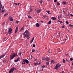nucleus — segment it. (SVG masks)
I'll return each instance as SVG.
<instances>
[{
	"label": "nucleus",
	"mask_w": 73,
	"mask_h": 73,
	"mask_svg": "<svg viewBox=\"0 0 73 73\" xmlns=\"http://www.w3.org/2000/svg\"><path fill=\"white\" fill-rule=\"evenodd\" d=\"M22 54V52H20V53H19V55H21Z\"/></svg>",
	"instance_id": "obj_32"
},
{
	"label": "nucleus",
	"mask_w": 73,
	"mask_h": 73,
	"mask_svg": "<svg viewBox=\"0 0 73 73\" xmlns=\"http://www.w3.org/2000/svg\"><path fill=\"white\" fill-rule=\"evenodd\" d=\"M42 60H45L46 59L45 56H43V57L42 58Z\"/></svg>",
	"instance_id": "obj_18"
},
{
	"label": "nucleus",
	"mask_w": 73,
	"mask_h": 73,
	"mask_svg": "<svg viewBox=\"0 0 73 73\" xmlns=\"http://www.w3.org/2000/svg\"><path fill=\"white\" fill-rule=\"evenodd\" d=\"M51 19H52L53 20H56V17H52L51 18Z\"/></svg>",
	"instance_id": "obj_15"
},
{
	"label": "nucleus",
	"mask_w": 73,
	"mask_h": 73,
	"mask_svg": "<svg viewBox=\"0 0 73 73\" xmlns=\"http://www.w3.org/2000/svg\"><path fill=\"white\" fill-rule=\"evenodd\" d=\"M47 16H46V15H44L43 17L44 18H46Z\"/></svg>",
	"instance_id": "obj_29"
},
{
	"label": "nucleus",
	"mask_w": 73,
	"mask_h": 73,
	"mask_svg": "<svg viewBox=\"0 0 73 73\" xmlns=\"http://www.w3.org/2000/svg\"><path fill=\"white\" fill-rule=\"evenodd\" d=\"M62 3L64 4H66V1H63Z\"/></svg>",
	"instance_id": "obj_23"
},
{
	"label": "nucleus",
	"mask_w": 73,
	"mask_h": 73,
	"mask_svg": "<svg viewBox=\"0 0 73 73\" xmlns=\"http://www.w3.org/2000/svg\"><path fill=\"white\" fill-rule=\"evenodd\" d=\"M46 64H47V65H48L49 64V63L48 62H46Z\"/></svg>",
	"instance_id": "obj_26"
},
{
	"label": "nucleus",
	"mask_w": 73,
	"mask_h": 73,
	"mask_svg": "<svg viewBox=\"0 0 73 73\" xmlns=\"http://www.w3.org/2000/svg\"><path fill=\"white\" fill-rule=\"evenodd\" d=\"M41 64V62H38V64Z\"/></svg>",
	"instance_id": "obj_57"
},
{
	"label": "nucleus",
	"mask_w": 73,
	"mask_h": 73,
	"mask_svg": "<svg viewBox=\"0 0 73 73\" xmlns=\"http://www.w3.org/2000/svg\"><path fill=\"white\" fill-rule=\"evenodd\" d=\"M70 16H73V15L72 14V13H70Z\"/></svg>",
	"instance_id": "obj_42"
},
{
	"label": "nucleus",
	"mask_w": 73,
	"mask_h": 73,
	"mask_svg": "<svg viewBox=\"0 0 73 73\" xmlns=\"http://www.w3.org/2000/svg\"><path fill=\"white\" fill-rule=\"evenodd\" d=\"M54 62V60H51V61H50L51 64L53 63Z\"/></svg>",
	"instance_id": "obj_25"
},
{
	"label": "nucleus",
	"mask_w": 73,
	"mask_h": 73,
	"mask_svg": "<svg viewBox=\"0 0 73 73\" xmlns=\"http://www.w3.org/2000/svg\"><path fill=\"white\" fill-rule=\"evenodd\" d=\"M5 9H3L2 10V12H5Z\"/></svg>",
	"instance_id": "obj_38"
},
{
	"label": "nucleus",
	"mask_w": 73,
	"mask_h": 73,
	"mask_svg": "<svg viewBox=\"0 0 73 73\" xmlns=\"http://www.w3.org/2000/svg\"><path fill=\"white\" fill-rule=\"evenodd\" d=\"M36 27H39V26H40V24H39V23H37L36 25Z\"/></svg>",
	"instance_id": "obj_11"
},
{
	"label": "nucleus",
	"mask_w": 73,
	"mask_h": 73,
	"mask_svg": "<svg viewBox=\"0 0 73 73\" xmlns=\"http://www.w3.org/2000/svg\"><path fill=\"white\" fill-rule=\"evenodd\" d=\"M62 29H64V26H62Z\"/></svg>",
	"instance_id": "obj_46"
},
{
	"label": "nucleus",
	"mask_w": 73,
	"mask_h": 73,
	"mask_svg": "<svg viewBox=\"0 0 73 73\" xmlns=\"http://www.w3.org/2000/svg\"><path fill=\"white\" fill-rule=\"evenodd\" d=\"M8 13H6L4 15V16H8Z\"/></svg>",
	"instance_id": "obj_17"
},
{
	"label": "nucleus",
	"mask_w": 73,
	"mask_h": 73,
	"mask_svg": "<svg viewBox=\"0 0 73 73\" xmlns=\"http://www.w3.org/2000/svg\"><path fill=\"white\" fill-rule=\"evenodd\" d=\"M48 52L49 53H51V52H50V51L49 50H48Z\"/></svg>",
	"instance_id": "obj_51"
},
{
	"label": "nucleus",
	"mask_w": 73,
	"mask_h": 73,
	"mask_svg": "<svg viewBox=\"0 0 73 73\" xmlns=\"http://www.w3.org/2000/svg\"><path fill=\"white\" fill-rule=\"evenodd\" d=\"M4 6H3V7H2V10H1L2 12L3 11V10L4 9Z\"/></svg>",
	"instance_id": "obj_34"
},
{
	"label": "nucleus",
	"mask_w": 73,
	"mask_h": 73,
	"mask_svg": "<svg viewBox=\"0 0 73 73\" xmlns=\"http://www.w3.org/2000/svg\"><path fill=\"white\" fill-rule=\"evenodd\" d=\"M38 64V62L35 63H34V64H35V65H37Z\"/></svg>",
	"instance_id": "obj_31"
},
{
	"label": "nucleus",
	"mask_w": 73,
	"mask_h": 73,
	"mask_svg": "<svg viewBox=\"0 0 73 73\" xmlns=\"http://www.w3.org/2000/svg\"><path fill=\"white\" fill-rule=\"evenodd\" d=\"M70 60L71 61H73V58H70Z\"/></svg>",
	"instance_id": "obj_37"
},
{
	"label": "nucleus",
	"mask_w": 73,
	"mask_h": 73,
	"mask_svg": "<svg viewBox=\"0 0 73 73\" xmlns=\"http://www.w3.org/2000/svg\"><path fill=\"white\" fill-rule=\"evenodd\" d=\"M37 60V59H34V61H36Z\"/></svg>",
	"instance_id": "obj_56"
},
{
	"label": "nucleus",
	"mask_w": 73,
	"mask_h": 73,
	"mask_svg": "<svg viewBox=\"0 0 73 73\" xmlns=\"http://www.w3.org/2000/svg\"><path fill=\"white\" fill-rule=\"evenodd\" d=\"M20 60V57L19 56L18 58H17V59H15V60H14V62H18Z\"/></svg>",
	"instance_id": "obj_8"
},
{
	"label": "nucleus",
	"mask_w": 73,
	"mask_h": 73,
	"mask_svg": "<svg viewBox=\"0 0 73 73\" xmlns=\"http://www.w3.org/2000/svg\"><path fill=\"white\" fill-rule=\"evenodd\" d=\"M21 64H24V62H22Z\"/></svg>",
	"instance_id": "obj_61"
},
{
	"label": "nucleus",
	"mask_w": 73,
	"mask_h": 73,
	"mask_svg": "<svg viewBox=\"0 0 73 73\" xmlns=\"http://www.w3.org/2000/svg\"><path fill=\"white\" fill-rule=\"evenodd\" d=\"M47 1H50L51 0H47Z\"/></svg>",
	"instance_id": "obj_58"
},
{
	"label": "nucleus",
	"mask_w": 73,
	"mask_h": 73,
	"mask_svg": "<svg viewBox=\"0 0 73 73\" xmlns=\"http://www.w3.org/2000/svg\"><path fill=\"white\" fill-rule=\"evenodd\" d=\"M63 63H65V59H63Z\"/></svg>",
	"instance_id": "obj_28"
},
{
	"label": "nucleus",
	"mask_w": 73,
	"mask_h": 73,
	"mask_svg": "<svg viewBox=\"0 0 73 73\" xmlns=\"http://www.w3.org/2000/svg\"><path fill=\"white\" fill-rule=\"evenodd\" d=\"M23 62H25V59H24V60H23Z\"/></svg>",
	"instance_id": "obj_48"
},
{
	"label": "nucleus",
	"mask_w": 73,
	"mask_h": 73,
	"mask_svg": "<svg viewBox=\"0 0 73 73\" xmlns=\"http://www.w3.org/2000/svg\"><path fill=\"white\" fill-rule=\"evenodd\" d=\"M24 27H22L21 28L20 31H22L23 30H24Z\"/></svg>",
	"instance_id": "obj_21"
},
{
	"label": "nucleus",
	"mask_w": 73,
	"mask_h": 73,
	"mask_svg": "<svg viewBox=\"0 0 73 73\" xmlns=\"http://www.w3.org/2000/svg\"><path fill=\"white\" fill-rule=\"evenodd\" d=\"M50 59V58H48V57H46V61H49Z\"/></svg>",
	"instance_id": "obj_14"
},
{
	"label": "nucleus",
	"mask_w": 73,
	"mask_h": 73,
	"mask_svg": "<svg viewBox=\"0 0 73 73\" xmlns=\"http://www.w3.org/2000/svg\"><path fill=\"white\" fill-rule=\"evenodd\" d=\"M57 4L58 5H60V3L59 2H57Z\"/></svg>",
	"instance_id": "obj_22"
},
{
	"label": "nucleus",
	"mask_w": 73,
	"mask_h": 73,
	"mask_svg": "<svg viewBox=\"0 0 73 73\" xmlns=\"http://www.w3.org/2000/svg\"><path fill=\"white\" fill-rule=\"evenodd\" d=\"M60 73H64V71H62Z\"/></svg>",
	"instance_id": "obj_43"
},
{
	"label": "nucleus",
	"mask_w": 73,
	"mask_h": 73,
	"mask_svg": "<svg viewBox=\"0 0 73 73\" xmlns=\"http://www.w3.org/2000/svg\"><path fill=\"white\" fill-rule=\"evenodd\" d=\"M46 12H47V13H48L49 14H51V13H50V11H47Z\"/></svg>",
	"instance_id": "obj_35"
},
{
	"label": "nucleus",
	"mask_w": 73,
	"mask_h": 73,
	"mask_svg": "<svg viewBox=\"0 0 73 73\" xmlns=\"http://www.w3.org/2000/svg\"><path fill=\"white\" fill-rule=\"evenodd\" d=\"M72 65H73V61H72Z\"/></svg>",
	"instance_id": "obj_63"
},
{
	"label": "nucleus",
	"mask_w": 73,
	"mask_h": 73,
	"mask_svg": "<svg viewBox=\"0 0 73 73\" xmlns=\"http://www.w3.org/2000/svg\"><path fill=\"white\" fill-rule=\"evenodd\" d=\"M30 11H29V13H30V12H32V11H33V9H30Z\"/></svg>",
	"instance_id": "obj_16"
},
{
	"label": "nucleus",
	"mask_w": 73,
	"mask_h": 73,
	"mask_svg": "<svg viewBox=\"0 0 73 73\" xmlns=\"http://www.w3.org/2000/svg\"><path fill=\"white\" fill-rule=\"evenodd\" d=\"M52 23L51 21H49L48 22V24H50Z\"/></svg>",
	"instance_id": "obj_20"
},
{
	"label": "nucleus",
	"mask_w": 73,
	"mask_h": 73,
	"mask_svg": "<svg viewBox=\"0 0 73 73\" xmlns=\"http://www.w3.org/2000/svg\"><path fill=\"white\" fill-rule=\"evenodd\" d=\"M23 64H25V62H23Z\"/></svg>",
	"instance_id": "obj_60"
},
{
	"label": "nucleus",
	"mask_w": 73,
	"mask_h": 73,
	"mask_svg": "<svg viewBox=\"0 0 73 73\" xmlns=\"http://www.w3.org/2000/svg\"><path fill=\"white\" fill-rule=\"evenodd\" d=\"M34 38H35V37H33V39H32V42H33V40H34Z\"/></svg>",
	"instance_id": "obj_39"
},
{
	"label": "nucleus",
	"mask_w": 73,
	"mask_h": 73,
	"mask_svg": "<svg viewBox=\"0 0 73 73\" xmlns=\"http://www.w3.org/2000/svg\"><path fill=\"white\" fill-rule=\"evenodd\" d=\"M36 45H35V44H33V47H35Z\"/></svg>",
	"instance_id": "obj_41"
},
{
	"label": "nucleus",
	"mask_w": 73,
	"mask_h": 73,
	"mask_svg": "<svg viewBox=\"0 0 73 73\" xmlns=\"http://www.w3.org/2000/svg\"><path fill=\"white\" fill-rule=\"evenodd\" d=\"M32 43V39L31 40V41L30 42V44H31Z\"/></svg>",
	"instance_id": "obj_36"
},
{
	"label": "nucleus",
	"mask_w": 73,
	"mask_h": 73,
	"mask_svg": "<svg viewBox=\"0 0 73 73\" xmlns=\"http://www.w3.org/2000/svg\"><path fill=\"white\" fill-rule=\"evenodd\" d=\"M69 26H70V27H73V25H72V24H69Z\"/></svg>",
	"instance_id": "obj_24"
},
{
	"label": "nucleus",
	"mask_w": 73,
	"mask_h": 73,
	"mask_svg": "<svg viewBox=\"0 0 73 73\" xmlns=\"http://www.w3.org/2000/svg\"><path fill=\"white\" fill-rule=\"evenodd\" d=\"M31 58H32V57H33V56H32V55H31Z\"/></svg>",
	"instance_id": "obj_59"
},
{
	"label": "nucleus",
	"mask_w": 73,
	"mask_h": 73,
	"mask_svg": "<svg viewBox=\"0 0 73 73\" xmlns=\"http://www.w3.org/2000/svg\"><path fill=\"white\" fill-rule=\"evenodd\" d=\"M61 66V64H60V63H57L56 64V65L55 66L54 69L55 70H58V69L60 68Z\"/></svg>",
	"instance_id": "obj_2"
},
{
	"label": "nucleus",
	"mask_w": 73,
	"mask_h": 73,
	"mask_svg": "<svg viewBox=\"0 0 73 73\" xmlns=\"http://www.w3.org/2000/svg\"><path fill=\"white\" fill-rule=\"evenodd\" d=\"M2 4H1V3H0V11H1V9L2 8Z\"/></svg>",
	"instance_id": "obj_13"
},
{
	"label": "nucleus",
	"mask_w": 73,
	"mask_h": 73,
	"mask_svg": "<svg viewBox=\"0 0 73 73\" xmlns=\"http://www.w3.org/2000/svg\"><path fill=\"white\" fill-rule=\"evenodd\" d=\"M19 29V27H17L16 28L15 31V33H17L18 29Z\"/></svg>",
	"instance_id": "obj_9"
},
{
	"label": "nucleus",
	"mask_w": 73,
	"mask_h": 73,
	"mask_svg": "<svg viewBox=\"0 0 73 73\" xmlns=\"http://www.w3.org/2000/svg\"><path fill=\"white\" fill-rule=\"evenodd\" d=\"M23 35H24V36L26 37L28 39H29V31H27V30L25 31V32L23 33Z\"/></svg>",
	"instance_id": "obj_1"
},
{
	"label": "nucleus",
	"mask_w": 73,
	"mask_h": 73,
	"mask_svg": "<svg viewBox=\"0 0 73 73\" xmlns=\"http://www.w3.org/2000/svg\"><path fill=\"white\" fill-rule=\"evenodd\" d=\"M66 38H68V36H66Z\"/></svg>",
	"instance_id": "obj_62"
},
{
	"label": "nucleus",
	"mask_w": 73,
	"mask_h": 73,
	"mask_svg": "<svg viewBox=\"0 0 73 73\" xmlns=\"http://www.w3.org/2000/svg\"><path fill=\"white\" fill-rule=\"evenodd\" d=\"M25 62H26V63H27V64H29V61H28V59H25Z\"/></svg>",
	"instance_id": "obj_12"
},
{
	"label": "nucleus",
	"mask_w": 73,
	"mask_h": 73,
	"mask_svg": "<svg viewBox=\"0 0 73 73\" xmlns=\"http://www.w3.org/2000/svg\"><path fill=\"white\" fill-rule=\"evenodd\" d=\"M58 19H60V16H58Z\"/></svg>",
	"instance_id": "obj_49"
},
{
	"label": "nucleus",
	"mask_w": 73,
	"mask_h": 73,
	"mask_svg": "<svg viewBox=\"0 0 73 73\" xmlns=\"http://www.w3.org/2000/svg\"><path fill=\"white\" fill-rule=\"evenodd\" d=\"M45 65H42V67H45Z\"/></svg>",
	"instance_id": "obj_45"
},
{
	"label": "nucleus",
	"mask_w": 73,
	"mask_h": 73,
	"mask_svg": "<svg viewBox=\"0 0 73 73\" xmlns=\"http://www.w3.org/2000/svg\"><path fill=\"white\" fill-rule=\"evenodd\" d=\"M4 56H5V54H3V55H1V56H0V59H1L2 58L4 57Z\"/></svg>",
	"instance_id": "obj_10"
},
{
	"label": "nucleus",
	"mask_w": 73,
	"mask_h": 73,
	"mask_svg": "<svg viewBox=\"0 0 73 73\" xmlns=\"http://www.w3.org/2000/svg\"><path fill=\"white\" fill-rule=\"evenodd\" d=\"M62 12H64V13H65V11L64 10H63Z\"/></svg>",
	"instance_id": "obj_50"
},
{
	"label": "nucleus",
	"mask_w": 73,
	"mask_h": 73,
	"mask_svg": "<svg viewBox=\"0 0 73 73\" xmlns=\"http://www.w3.org/2000/svg\"><path fill=\"white\" fill-rule=\"evenodd\" d=\"M37 13H40V11H41L42 9H35Z\"/></svg>",
	"instance_id": "obj_7"
},
{
	"label": "nucleus",
	"mask_w": 73,
	"mask_h": 73,
	"mask_svg": "<svg viewBox=\"0 0 73 73\" xmlns=\"http://www.w3.org/2000/svg\"><path fill=\"white\" fill-rule=\"evenodd\" d=\"M17 56V53H13V54L11 55L10 57V59H13L14 57H15V56Z\"/></svg>",
	"instance_id": "obj_3"
},
{
	"label": "nucleus",
	"mask_w": 73,
	"mask_h": 73,
	"mask_svg": "<svg viewBox=\"0 0 73 73\" xmlns=\"http://www.w3.org/2000/svg\"><path fill=\"white\" fill-rule=\"evenodd\" d=\"M42 71H43L44 69L43 68H42Z\"/></svg>",
	"instance_id": "obj_64"
},
{
	"label": "nucleus",
	"mask_w": 73,
	"mask_h": 73,
	"mask_svg": "<svg viewBox=\"0 0 73 73\" xmlns=\"http://www.w3.org/2000/svg\"><path fill=\"white\" fill-rule=\"evenodd\" d=\"M19 23V21H16V23Z\"/></svg>",
	"instance_id": "obj_47"
},
{
	"label": "nucleus",
	"mask_w": 73,
	"mask_h": 73,
	"mask_svg": "<svg viewBox=\"0 0 73 73\" xmlns=\"http://www.w3.org/2000/svg\"><path fill=\"white\" fill-rule=\"evenodd\" d=\"M14 4H15V5H17V3H14Z\"/></svg>",
	"instance_id": "obj_52"
},
{
	"label": "nucleus",
	"mask_w": 73,
	"mask_h": 73,
	"mask_svg": "<svg viewBox=\"0 0 73 73\" xmlns=\"http://www.w3.org/2000/svg\"><path fill=\"white\" fill-rule=\"evenodd\" d=\"M57 0H54V3H55L56 2H57Z\"/></svg>",
	"instance_id": "obj_44"
},
{
	"label": "nucleus",
	"mask_w": 73,
	"mask_h": 73,
	"mask_svg": "<svg viewBox=\"0 0 73 73\" xmlns=\"http://www.w3.org/2000/svg\"><path fill=\"white\" fill-rule=\"evenodd\" d=\"M20 3H18V5H19Z\"/></svg>",
	"instance_id": "obj_55"
},
{
	"label": "nucleus",
	"mask_w": 73,
	"mask_h": 73,
	"mask_svg": "<svg viewBox=\"0 0 73 73\" xmlns=\"http://www.w3.org/2000/svg\"><path fill=\"white\" fill-rule=\"evenodd\" d=\"M12 29L11 28H9V29L8 30V33L9 34H11L12 33Z\"/></svg>",
	"instance_id": "obj_5"
},
{
	"label": "nucleus",
	"mask_w": 73,
	"mask_h": 73,
	"mask_svg": "<svg viewBox=\"0 0 73 73\" xmlns=\"http://www.w3.org/2000/svg\"><path fill=\"white\" fill-rule=\"evenodd\" d=\"M6 62V59H4L3 60V62Z\"/></svg>",
	"instance_id": "obj_30"
},
{
	"label": "nucleus",
	"mask_w": 73,
	"mask_h": 73,
	"mask_svg": "<svg viewBox=\"0 0 73 73\" xmlns=\"http://www.w3.org/2000/svg\"><path fill=\"white\" fill-rule=\"evenodd\" d=\"M66 23L67 24H69L68 21H66Z\"/></svg>",
	"instance_id": "obj_40"
},
{
	"label": "nucleus",
	"mask_w": 73,
	"mask_h": 73,
	"mask_svg": "<svg viewBox=\"0 0 73 73\" xmlns=\"http://www.w3.org/2000/svg\"><path fill=\"white\" fill-rule=\"evenodd\" d=\"M40 22H41V23H43V21H41Z\"/></svg>",
	"instance_id": "obj_54"
},
{
	"label": "nucleus",
	"mask_w": 73,
	"mask_h": 73,
	"mask_svg": "<svg viewBox=\"0 0 73 73\" xmlns=\"http://www.w3.org/2000/svg\"><path fill=\"white\" fill-rule=\"evenodd\" d=\"M28 18H29V19H30V16H28Z\"/></svg>",
	"instance_id": "obj_53"
},
{
	"label": "nucleus",
	"mask_w": 73,
	"mask_h": 73,
	"mask_svg": "<svg viewBox=\"0 0 73 73\" xmlns=\"http://www.w3.org/2000/svg\"><path fill=\"white\" fill-rule=\"evenodd\" d=\"M57 21L60 22V23H63V21H60L59 20H58Z\"/></svg>",
	"instance_id": "obj_19"
},
{
	"label": "nucleus",
	"mask_w": 73,
	"mask_h": 73,
	"mask_svg": "<svg viewBox=\"0 0 73 73\" xmlns=\"http://www.w3.org/2000/svg\"><path fill=\"white\" fill-rule=\"evenodd\" d=\"M36 51V50H35V49H32V52H35Z\"/></svg>",
	"instance_id": "obj_27"
},
{
	"label": "nucleus",
	"mask_w": 73,
	"mask_h": 73,
	"mask_svg": "<svg viewBox=\"0 0 73 73\" xmlns=\"http://www.w3.org/2000/svg\"><path fill=\"white\" fill-rule=\"evenodd\" d=\"M16 69L15 67H12V68L10 69V70L9 71V73H11V72H13V71H14L15 70H16Z\"/></svg>",
	"instance_id": "obj_4"
},
{
	"label": "nucleus",
	"mask_w": 73,
	"mask_h": 73,
	"mask_svg": "<svg viewBox=\"0 0 73 73\" xmlns=\"http://www.w3.org/2000/svg\"><path fill=\"white\" fill-rule=\"evenodd\" d=\"M9 20L10 21H13V18L11 17V16H9Z\"/></svg>",
	"instance_id": "obj_6"
},
{
	"label": "nucleus",
	"mask_w": 73,
	"mask_h": 73,
	"mask_svg": "<svg viewBox=\"0 0 73 73\" xmlns=\"http://www.w3.org/2000/svg\"><path fill=\"white\" fill-rule=\"evenodd\" d=\"M42 2H43V1H40V3H41V4L42 3Z\"/></svg>",
	"instance_id": "obj_33"
}]
</instances>
